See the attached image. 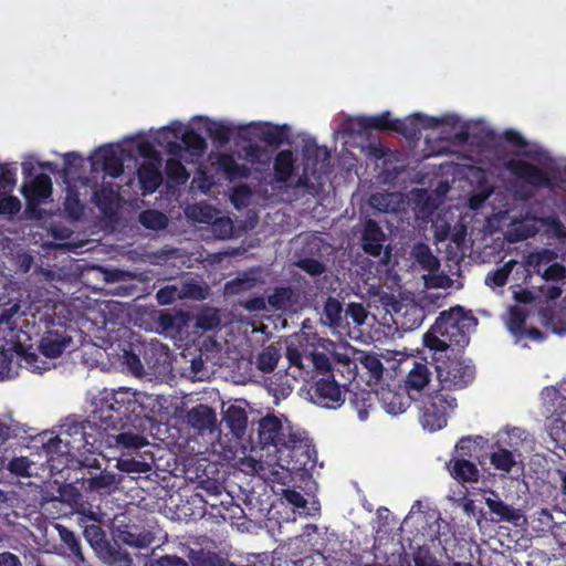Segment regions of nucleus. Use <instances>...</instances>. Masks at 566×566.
I'll use <instances>...</instances> for the list:
<instances>
[{
  "label": "nucleus",
  "mask_w": 566,
  "mask_h": 566,
  "mask_svg": "<svg viewBox=\"0 0 566 566\" xmlns=\"http://www.w3.org/2000/svg\"><path fill=\"white\" fill-rule=\"evenodd\" d=\"M144 397V394L126 387L101 391L92 418L97 419L102 429L108 432L106 447L134 451L148 444L140 430L147 413Z\"/></svg>",
  "instance_id": "f257e3e1"
},
{
  "label": "nucleus",
  "mask_w": 566,
  "mask_h": 566,
  "mask_svg": "<svg viewBox=\"0 0 566 566\" xmlns=\"http://www.w3.org/2000/svg\"><path fill=\"white\" fill-rule=\"evenodd\" d=\"M468 317L463 308L455 306L441 312L434 324L423 335V344L433 355L461 353L470 342Z\"/></svg>",
  "instance_id": "f03ea898"
},
{
  "label": "nucleus",
  "mask_w": 566,
  "mask_h": 566,
  "mask_svg": "<svg viewBox=\"0 0 566 566\" xmlns=\"http://www.w3.org/2000/svg\"><path fill=\"white\" fill-rule=\"evenodd\" d=\"M259 442L262 447L273 446L290 450L291 458L301 457L295 461L294 470L306 469L312 461V452L308 440L300 433L292 432L291 428L284 429L281 420L275 416H266L259 421Z\"/></svg>",
  "instance_id": "7ed1b4c3"
},
{
  "label": "nucleus",
  "mask_w": 566,
  "mask_h": 566,
  "mask_svg": "<svg viewBox=\"0 0 566 566\" xmlns=\"http://www.w3.org/2000/svg\"><path fill=\"white\" fill-rule=\"evenodd\" d=\"M514 177V195L518 200L528 201L541 189L554 192L558 185L542 167L522 159H511L505 164Z\"/></svg>",
  "instance_id": "20e7f679"
},
{
  "label": "nucleus",
  "mask_w": 566,
  "mask_h": 566,
  "mask_svg": "<svg viewBox=\"0 0 566 566\" xmlns=\"http://www.w3.org/2000/svg\"><path fill=\"white\" fill-rule=\"evenodd\" d=\"M413 403L418 410L419 422L430 432L444 428L450 412L458 406L455 397L440 389L423 395L419 400H413Z\"/></svg>",
  "instance_id": "39448f33"
},
{
  "label": "nucleus",
  "mask_w": 566,
  "mask_h": 566,
  "mask_svg": "<svg viewBox=\"0 0 566 566\" xmlns=\"http://www.w3.org/2000/svg\"><path fill=\"white\" fill-rule=\"evenodd\" d=\"M460 353L432 356L440 390L451 391L467 388L474 379V366L464 361Z\"/></svg>",
  "instance_id": "423d86ee"
},
{
  "label": "nucleus",
  "mask_w": 566,
  "mask_h": 566,
  "mask_svg": "<svg viewBox=\"0 0 566 566\" xmlns=\"http://www.w3.org/2000/svg\"><path fill=\"white\" fill-rule=\"evenodd\" d=\"M61 434L64 437L65 444L74 450L98 449L106 446V436L108 432L102 429V423L90 417L83 421L67 418L62 426Z\"/></svg>",
  "instance_id": "0eeeda50"
},
{
  "label": "nucleus",
  "mask_w": 566,
  "mask_h": 566,
  "mask_svg": "<svg viewBox=\"0 0 566 566\" xmlns=\"http://www.w3.org/2000/svg\"><path fill=\"white\" fill-rule=\"evenodd\" d=\"M118 347L122 363L126 365L130 373L139 376L144 373V364L140 357L149 368H156L158 359H155L154 356L158 349L163 348V345L159 343L146 345L144 343L124 342Z\"/></svg>",
  "instance_id": "6e6552de"
},
{
  "label": "nucleus",
  "mask_w": 566,
  "mask_h": 566,
  "mask_svg": "<svg viewBox=\"0 0 566 566\" xmlns=\"http://www.w3.org/2000/svg\"><path fill=\"white\" fill-rule=\"evenodd\" d=\"M345 392L332 374L317 378L308 389L311 401L327 409L339 408L345 402Z\"/></svg>",
  "instance_id": "1a4fd4ad"
},
{
  "label": "nucleus",
  "mask_w": 566,
  "mask_h": 566,
  "mask_svg": "<svg viewBox=\"0 0 566 566\" xmlns=\"http://www.w3.org/2000/svg\"><path fill=\"white\" fill-rule=\"evenodd\" d=\"M432 366L427 361H412V366L402 380V388L412 400H419L423 395L431 392Z\"/></svg>",
  "instance_id": "9d476101"
},
{
  "label": "nucleus",
  "mask_w": 566,
  "mask_h": 566,
  "mask_svg": "<svg viewBox=\"0 0 566 566\" xmlns=\"http://www.w3.org/2000/svg\"><path fill=\"white\" fill-rule=\"evenodd\" d=\"M92 169L117 178L124 171V161L113 145L98 147L91 157Z\"/></svg>",
  "instance_id": "9b49d317"
},
{
  "label": "nucleus",
  "mask_w": 566,
  "mask_h": 566,
  "mask_svg": "<svg viewBox=\"0 0 566 566\" xmlns=\"http://www.w3.org/2000/svg\"><path fill=\"white\" fill-rule=\"evenodd\" d=\"M21 192L27 201V212L33 214L39 205L52 195L51 178L45 174H39L32 180L24 182Z\"/></svg>",
  "instance_id": "f8f14e48"
},
{
  "label": "nucleus",
  "mask_w": 566,
  "mask_h": 566,
  "mask_svg": "<svg viewBox=\"0 0 566 566\" xmlns=\"http://www.w3.org/2000/svg\"><path fill=\"white\" fill-rule=\"evenodd\" d=\"M72 338L64 328L48 329L40 339L39 349L48 358H57L66 349Z\"/></svg>",
  "instance_id": "ddd939ff"
},
{
  "label": "nucleus",
  "mask_w": 566,
  "mask_h": 566,
  "mask_svg": "<svg viewBox=\"0 0 566 566\" xmlns=\"http://www.w3.org/2000/svg\"><path fill=\"white\" fill-rule=\"evenodd\" d=\"M386 235L374 219H367L361 232V249L371 256H379L382 252Z\"/></svg>",
  "instance_id": "4468645a"
},
{
  "label": "nucleus",
  "mask_w": 566,
  "mask_h": 566,
  "mask_svg": "<svg viewBox=\"0 0 566 566\" xmlns=\"http://www.w3.org/2000/svg\"><path fill=\"white\" fill-rule=\"evenodd\" d=\"M443 120L422 114H413L406 119H398L396 133L406 137H417L422 129H432L442 125Z\"/></svg>",
  "instance_id": "2eb2a0df"
},
{
  "label": "nucleus",
  "mask_w": 566,
  "mask_h": 566,
  "mask_svg": "<svg viewBox=\"0 0 566 566\" xmlns=\"http://www.w3.org/2000/svg\"><path fill=\"white\" fill-rule=\"evenodd\" d=\"M539 218L527 211L521 218L513 219L507 232L509 241L518 242L534 238L538 233L537 222H539Z\"/></svg>",
  "instance_id": "dca6fc26"
},
{
  "label": "nucleus",
  "mask_w": 566,
  "mask_h": 566,
  "mask_svg": "<svg viewBox=\"0 0 566 566\" xmlns=\"http://www.w3.org/2000/svg\"><path fill=\"white\" fill-rule=\"evenodd\" d=\"M354 124L359 133H367L373 129L396 133L398 119H392L390 112L386 111L376 116H358Z\"/></svg>",
  "instance_id": "f3484780"
},
{
  "label": "nucleus",
  "mask_w": 566,
  "mask_h": 566,
  "mask_svg": "<svg viewBox=\"0 0 566 566\" xmlns=\"http://www.w3.org/2000/svg\"><path fill=\"white\" fill-rule=\"evenodd\" d=\"M182 296L192 298H203L202 289L196 283H187L182 291L175 285H167L159 289L156 293V300L160 305H169Z\"/></svg>",
  "instance_id": "a211bd4d"
},
{
  "label": "nucleus",
  "mask_w": 566,
  "mask_h": 566,
  "mask_svg": "<svg viewBox=\"0 0 566 566\" xmlns=\"http://www.w3.org/2000/svg\"><path fill=\"white\" fill-rule=\"evenodd\" d=\"M160 165L161 161H147L138 167L137 177L144 193H154L163 184Z\"/></svg>",
  "instance_id": "6ab92c4d"
},
{
  "label": "nucleus",
  "mask_w": 566,
  "mask_h": 566,
  "mask_svg": "<svg viewBox=\"0 0 566 566\" xmlns=\"http://www.w3.org/2000/svg\"><path fill=\"white\" fill-rule=\"evenodd\" d=\"M492 494L494 497H485V504L490 512L495 515V517L492 518V522H507L518 525L520 520L523 517L521 511L503 502L494 492H492Z\"/></svg>",
  "instance_id": "aec40b11"
},
{
  "label": "nucleus",
  "mask_w": 566,
  "mask_h": 566,
  "mask_svg": "<svg viewBox=\"0 0 566 566\" xmlns=\"http://www.w3.org/2000/svg\"><path fill=\"white\" fill-rule=\"evenodd\" d=\"M378 396L384 409L394 416L403 413L410 403L413 402L405 391L401 392L389 387L381 388Z\"/></svg>",
  "instance_id": "412c9836"
},
{
  "label": "nucleus",
  "mask_w": 566,
  "mask_h": 566,
  "mask_svg": "<svg viewBox=\"0 0 566 566\" xmlns=\"http://www.w3.org/2000/svg\"><path fill=\"white\" fill-rule=\"evenodd\" d=\"M447 469L450 475L460 483L479 481V469L468 459L454 457L447 463Z\"/></svg>",
  "instance_id": "4be33fe9"
},
{
  "label": "nucleus",
  "mask_w": 566,
  "mask_h": 566,
  "mask_svg": "<svg viewBox=\"0 0 566 566\" xmlns=\"http://www.w3.org/2000/svg\"><path fill=\"white\" fill-rule=\"evenodd\" d=\"M61 539V548L64 554L75 564H83L85 562L80 538L75 533L61 524L55 525Z\"/></svg>",
  "instance_id": "5701e85b"
},
{
  "label": "nucleus",
  "mask_w": 566,
  "mask_h": 566,
  "mask_svg": "<svg viewBox=\"0 0 566 566\" xmlns=\"http://www.w3.org/2000/svg\"><path fill=\"white\" fill-rule=\"evenodd\" d=\"M186 420L189 426L199 431H211L216 426L217 416L212 408H210L207 405L200 403L191 408L187 412Z\"/></svg>",
  "instance_id": "b1692460"
},
{
  "label": "nucleus",
  "mask_w": 566,
  "mask_h": 566,
  "mask_svg": "<svg viewBox=\"0 0 566 566\" xmlns=\"http://www.w3.org/2000/svg\"><path fill=\"white\" fill-rule=\"evenodd\" d=\"M296 158L292 150H280L273 161L274 179L279 184H286L295 170Z\"/></svg>",
  "instance_id": "393cba45"
},
{
  "label": "nucleus",
  "mask_w": 566,
  "mask_h": 566,
  "mask_svg": "<svg viewBox=\"0 0 566 566\" xmlns=\"http://www.w3.org/2000/svg\"><path fill=\"white\" fill-rule=\"evenodd\" d=\"M254 132L255 136L269 146H280L289 138V127L286 125L262 123L254 127Z\"/></svg>",
  "instance_id": "a878e982"
},
{
  "label": "nucleus",
  "mask_w": 566,
  "mask_h": 566,
  "mask_svg": "<svg viewBox=\"0 0 566 566\" xmlns=\"http://www.w3.org/2000/svg\"><path fill=\"white\" fill-rule=\"evenodd\" d=\"M222 420L234 437L242 438L244 436L248 426V415L244 408L235 405L229 406L223 411Z\"/></svg>",
  "instance_id": "bb28decb"
},
{
  "label": "nucleus",
  "mask_w": 566,
  "mask_h": 566,
  "mask_svg": "<svg viewBox=\"0 0 566 566\" xmlns=\"http://www.w3.org/2000/svg\"><path fill=\"white\" fill-rule=\"evenodd\" d=\"M217 166L229 180L248 178L251 174L250 168L235 161L233 155L221 153L217 157Z\"/></svg>",
  "instance_id": "cd10ccee"
},
{
  "label": "nucleus",
  "mask_w": 566,
  "mask_h": 566,
  "mask_svg": "<svg viewBox=\"0 0 566 566\" xmlns=\"http://www.w3.org/2000/svg\"><path fill=\"white\" fill-rule=\"evenodd\" d=\"M82 480V488L84 490L97 493L111 491L118 482L116 474L107 470H103L99 473L88 478H83Z\"/></svg>",
  "instance_id": "c85d7f7f"
},
{
  "label": "nucleus",
  "mask_w": 566,
  "mask_h": 566,
  "mask_svg": "<svg viewBox=\"0 0 566 566\" xmlns=\"http://www.w3.org/2000/svg\"><path fill=\"white\" fill-rule=\"evenodd\" d=\"M297 294L291 286H276L268 296L269 305L275 311H284L297 303Z\"/></svg>",
  "instance_id": "c756f323"
},
{
  "label": "nucleus",
  "mask_w": 566,
  "mask_h": 566,
  "mask_svg": "<svg viewBox=\"0 0 566 566\" xmlns=\"http://www.w3.org/2000/svg\"><path fill=\"white\" fill-rule=\"evenodd\" d=\"M343 313L344 308L342 303L333 296L327 297L324 304V323L333 328H344Z\"/></svg>",
  "instance_id": "7c9ffc66"
},
{
  "label": "nucleus",
  "mask_w": 566,
  "mask_h": 566,
  "mask_svg": "<svg viewBox=\"0 0 566 566\" xmlns=\"http://www.w3.org/2000/svg\"><path fill=\"white\" fill-rule=\"evenodd\" d=\"M116 468L124 473L129 474L133 479L142 473H148L153 469V460L150 462L136 458H119Z\"/></svg>",
  "instance_id": "2f4dec72"
},
{
  "label": "nucleus",
  "mask_w": 566,
  "mask_h": 566,
  "mask_svg": "<svg viewBox=\"0 0 566 566\" xmlns=\"http://www.w3.org/2000/svg\"><path fill=\"white\" fill-rule=\"evenodd\" d=\"M411 254L416 262L427 271H434L439 266L437 256L433 255L428 244L419 242L413 245Z\"/></svg>",
  "instance_id": "473e14b6"
},
{
  "label": "nucleus",
  "mask_w": 566,
  "mask_h": 566,
  "mask_svg": "<svg viewBox=\"0 0 566 566\" xmlns=\"http://www.w3.org/2000/svg\"><path fill=\"white\" fill-rule=\"evenodd\" d=\"M281 358L280 348L273 344L263 348L256 358V367L262 373H272Z\"/></svg>",
  "instance_id": "72a5a7b5"
},
{
  "label": "nucleus",
  "mask_w": 566,
  "mask_h": 566,
  "mask_svg": "<svg viewBox=\"0 0 566 566\" xmlns=\"http://www.w3.org/2000/svg\"><path fill=\"white\" fill-rule=\"evenodd\" d=\"M206 132L214 144L223 146L230 142L233 129L228 124L210 120L206 126Z\"/></svg>",
  "instance_id": "f704fd0d"
},
{
  "label": "nucleus",
  "mask_w": 566,
  "mask_h": 566,
  "mask_svg": "<svg viewBox=\"0 0 566 566\" xmlns=\"http://www.w3.org/2000/svg\"><path fill=\"white\" fill-rule=\"evenodd\" d=\"M165 172L169 181L175 185H184L189 179V172L178 158H168Z\"/></svg>",
  "instance_id": "c9c22d12"
},
{
  "label": "nucleus",
  "mask_w": 566,
  "mask_h": 566,
  "mask_svg": "<svg viewBox=\"0 0 566 566\" xmlns=\"http://www.w3.org/2000/svg\"><path fill=\"white\" fill-rule=\"evenodd\" d=\"M515 265L514 260H510L504 263L501 268H497L488 273L485 276V284L489 286L502 287L506 284L510 274Z\"/></svg>",
  "instance_id": "e433bc0d"
},
{
  "label": "nucleus",
  "mask_w": 566,
  "mask_h": 566,
  "mask_svg": "<svg viewBox=\"0 0 566 566\" xmlns=\"http://www.w3.org/2000/svg\"><path fill=\"white\" fill-rule=\"evenodd\" d=\"M139 222L147 229L161 230L168 224L166 214L155 209H148L139 214Z\"/></svg>",
  "instance_id": "4c0bfd02"
},
{
  "label": "nucleus",
  "mask_w": 566,
  "mask_h": 566,
  "mask_svg": "<svg viewBox=\"0 0 566 566\" xmlns=\"http://www.w3.org/2000/svg\"><path fill=\"white\" fill-rule=\"evenodd\" d=\"M83 535L94 549H104L109 546L104 530L97 524L85 525Z\"/></svg>",
  "instance_id": "58836bf2"
},
{
  "label": "nucleus",
  "mask_w": 566,
  "mask_h": 566,
  "mask_svg": "<svg viewBox=\"0 0 566 566\" xmlns=\"http://www.w3.org/2000/svg\"><path fill=\"white\" fill-rule=\"evenodd\" d=\"M186 150L200 155L207 148L206 139L195 129L187 128L180 137Z\"/></svg>",
  "instance_id": "ea45409f"
},
{
  "label": "nucleus",
  "mask_w": 566,
  "mask_h": 566,
  "mask_svg": "<svg viewBox=\"0 0 566 566\" xmlns=\"http://www.w3.org/2000/svg\"><path fill=\"white\" fill-rule=\"evenodd\" d=\"M490 461L496 470L503 472H510L516 463L514 454L504 448H499L492 452Z\"/></svg>",
  "instance_id": "a19ab883"
},
{
  "label": "nucleus",
  "mask_w": 566,
  "mask_h": 566,
  "mask_svg": "<svg viewBox=\"0 0 566 566\" xmlns=\"http://www.w3.org/2000/svg\"><path fill=\"white\" fill-rule=\"evenodd\" d=\"M17 166L14 164H0V191L10 193L17 182Z\"/></svg>",
  "instance_id": "79ce46f5"
},
{
  "label": "nucleus",
  "mask_w": 566,
  "mask_h": 566,
  "mask_svg": "<svg viewBox=\"0 0 566 566\" xmlns=\"http://www.w3.org/2000/svg\"><path fill=\"white\" fill-rule=\"evenodd\" d=\"M242 157L244 160L252 165L265 164L269 159V155L265 148L253 143H250L247 146L242 147Z\"/></svg>",
  "instance_id": "37998d69"
},
{
  "label": "nucleus",
  "mask_w": 566,
  "mask_h": 566,
  "mask_svg": "<svg viewBox=\"0 0 566 566\" xmlns=\"http://www.w3.org/2000/svg\"><path fill=\"white\" fill-rule=\"evenodd\" d=\"M539 223L556 239H566V227L556 214L541 217Z\"/></svg>",
  "instance_id": "c03bdc74"
},
{
  "label": "nucleus",
  "mask_w": 566,
  "mask_h": 566,
  "mask_svg": "<svg viewBox=\"0 0 566 566\" xmlns=\"http://www.w3.org/2000/svg\"><path fill=\"white\" fill-rule=\"evenodd\" d=\"M116 192L112 187H102L94 191L93 199L95 205L102 210L111 209L116 200Z\"/></svg>",
  "instance_id": "a18cd8bd"
},
{
  "label": "nucleus",
  "mask_w": 566,
  "mask_h": 566,
  "mask_svg": "<svg viewBox=\"0 0 566 566\" xmlns=\"http://www.w3.org/2000/svg\"><path fill=\"white\" fill-rule=\"evenodd\" d=\"M18 369L13 364V354L11 350H0V380L13 378Z\"/></svg>",
  "instance_id": "49530a36"
},
{
  "label": "nucleus",
  "mask_w": 566,
  "mask_h": 566,
  "mask_svg": "<svg viewBox=\"0 0 566 566\" xmlns=\"http://www.w3.org/2000/svg\"><path fill=\"white\" fill-rule=\"evenodd\" d=\"M170 133H171V130L169 128H163L156 135L155 140L159 145L165 144V149L169 155L178 157L185 150V147L182 145V142L181 143H178L176 140L166 142V139L168 138V135Z\"/></svg>",
  "instance_id": "de8ad7c7"
},
{
  "label": "nucleus",
  "mask_w": 566,
  "mask_h": 566,
  "mask_svg": "<svg viewBox=\"0 0 566 566\" xmlns=\"http://www.w3.org/2000/svg\"><path fill=\"white\" fill-rule=\"evenodd\" d=\"M360 364L366 368L370 376L375 379H379L384 374V366L380 359L374 354H364L359 358Z\"/></svg>",
  "instance_id": "09e8293b"
},
{
  "label": "nucleus",
  "mask_w": 566,
  "mask_h": 566,
  "mask_svg": "<svg viewBox=\"0 0 566 566\" xmlns=\"http://www.w3.org/2000/svg\"><path fill=\"white\" fill-rule=\"evenodd\" d=\"M106 562L109 566H132L130 555L120 548H109L106 553Z\"/></svg>",
  "instance_id": "8fccbe9b"
},
{
  "label": "nucleus",
  "mask_w": 566,
  "mask_h": 566,
  "mask_svg": "<svg viewBox=\"0 0 566 566\" xmlns=\"http://www.w3.org/2000/svg\"><path fill=\"white\" fill-rule=\"evenodd\" d=\"M83 165V158L75 151H71L64 155L63 163V175L65 177L73 176L76 174Z\"/></svg>",
  "instance_id": "3c124183"
},
{
  "label": "nucleus",
  "mask_w": 566,
  "mask_h": 566,
  "mask_svg": "<svg viewBox=\"0 0 566 566\" xmlns=\"http://www.w3.org/2000/svg\"><path fill=\"white\" fill-rule=\"evenodd\" d=\"M370 398V392L366 390H360L358 392H354L353 396H350L349 401L350 403L357 409L359 413V418L364 420L367 416V407L369 406L368 401Z\"/></svg>",
  "instance_id": "603ef678"
},
{
  "label": "nucleus",
  "mask_w": 566,
  "mask_h": 566,
  "mask_svg": "<svg viewBox=\"0 0 566 566\" xmlns=\"http://www.w3.org/2000/svg\"><path fill=\"white\" fill-rule=\"evenodd\" d=\"M344 317H350L356 325H363L367 318V311L361 303L352 302L347 305Z\"/></svg>",
  "instance_id": "864d4df0"
},
{
  "label": "nucleus",
  "mask_w": 566,
  "mask_h": 566,
  "mask_svg": "<svg viewBox=\"0 0 566 566\" xmlns=\"http://www.w3.org/2000/svg\"><path fill=\"white\" fill-rule=\"evenodd\" d=\"M297 265L300 269L312 276L322 275L326 271L325 264L314 258L302 259Z\"/></svg>",
  "instance_id": "5fc2aeb1"
},
{
  "label": "nucleus",
  "mask_w": 566,
  "mask_h": 566,
  "mask_svg": "<svg viewBox=\"0 0 566 566\" xmlns=\"http://www.w3.org/2000/svg\"><path fill=\"white\" fill-rule=\"evenodd\" d=\"M21 210V201L15 196L0 198V214L15 216Z\"/></svg>",
  "instance_id": "6e6d98bb"
},
{
  "label": "nucleus",
  "mask_w": 566,
  "mask_h": 566,
  "mask_svg": "<svg viewBox=\"0 0 566 566\" xmlns=\"http://www.w3.org/2000/svg\"><path fill=\"white\" fill-rule=\"evenodd\" d=\"M542 277L545 281H563L566 277V268L563 264L555 262L545 269Z\"/></svg>",
  "instance_id": "4d7b16f0"
},
{
  "label": "nucleus",
  "mask_w": 566,
  "mask_h": 566,
  "mask_svg": "<svg viewBox=\"0 0 566 566\" xmlns=\"http://www.w3.org/2000/svg\"><path fill=\"white\" fill-rule=\"evenodd\" d=\"M256 280L252 276L245 275L241 279H235L227 284V287L231 293H240L243 291H248L255 286Z\"/></svg>",
  "instance_id": "13d9d810"
},
{
  "label": "nucleus",
  "mask_w": 566,
  "mask_h": 566,
  "mask_svg": "<svg viewBox=\"0 0 566 566\" xmlns=\"http://www.w3.org/2000/svg\"><path fill=\"white\" fill-rule=\"evenodd\" d=\"M31 462L25 457L20 458H13L8 465V469L10 472L21 475V476H29V469H30Z\"/></svg>",
  "instance_id": "bf43d9fd"
},
{
  "label": "nucleus",
  "mask_w": 566,
  "mask_h": 566,
  "mask_svg": "<svg viewBox=\"0 0 566 566\" xmlns=\"http://www.w3.org/2000/svg\"><path fill=\"white\" fill-rule=\"evenodd\" d=\"M415 566H441L440 562L428 549H419L413 554Z\"/></svg>",
  "instance_id": "052dcab7"
},
{
  "label": "nucleus",
  "mask_w": 566,
  "mask_h": 566,
  "mask_svg": "<svg viewBox=\"0 0 566 566\" xmlns=\"http://www.w3.org/2000/svg\"><path fill=\"white\" fill-rule=\"evenodd\" d=\"M138 154L147 159L154 160L153 163L161 161L159 154L149 140H142L137 145Z\"/></svg>",
  "instance_id": "680f3d73"
},
{
  "label": "nucleus",
  "mask_w": 566,
  "mask_h": 566,
  "mask_svg": "<svg viewBox=\"0 0 566 566\" xmlns=\"http://www.w3.org/2000/svg\"><path fill=\"white\" fill-rule=\"evenodd\" d=\"M17 353L23 354L25 363L34 370L42 373L43 370H46V366H40L38 363L40 361L39 356L35 353H28L23 345L18 344L17 345Z\"/></svg>",
  "instance_id": "e2e57ef3"
},
{
  "label": "nucleus",
  "mask_w": 566,
  "mask_h": 566,
  "mask_svg": "<svg viewBox=\"0 0 566 566\" xmlns=\"http://www.w3.org/2000/svg\"><path fill=\"white\" fill-rule=\"evenodd\" d=\"M21 432H25V430H21L19 426H8L0 421V448L11 438H17Z\"/></svg>",
  "instance_id": "0e129e2a"
},
{
  "label": "nucleus",
  "mask_w": 566,
  "mask_h": 566,
  "mask_svg": "<svg viewBox=\"0 0 566 566\" xmlns=\"http://www.w3.org/2000/svg\"><path fill=\"white\" fill-rule=\"evenodd\" d=\"M502 138L514 147L524 148L527 146L526 139L514 129H506L502 134Z\"/></svg>",
  "instance_id": "69168bd1"
},
{
  "label": "nucleus",
  "mask_w": 566,
  "mask_h": 566,
  "mask_svg": "<svg viewBox=\"0 0 566 566\" xmlns=\"http://www.w3.org/2000/svg\"><path fill=\"white\" fill-rule=\"evenodd\" d=\"M83 206L81 205L80 199L77 196H67L66 202H65V210L69 212V214L74 218L78 219L83 214Z\"/></svg>",
  "instance_id": "338daca9"
},
{
  "label": "nucleus",
  "mask_w": 566,
  "mask_h": 566,
  "mask_svg": "<svg viewBox=\"0 0 566 566\" xmlns=\"http://www.w3.org/2000/svg\"><path fill=\"white\" fill-rule=\"evenodd\" d=\"M266 302L263 296H254L242 302V306L249 312H261L266 308Z\"/></svg>",
  "instance_id": "774afa93"
}]
</instances>
